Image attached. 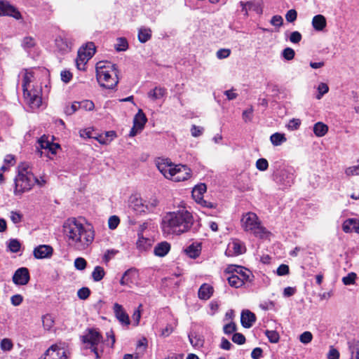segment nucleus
Masks as SVG:
<instances>
[{"mask_svg": "<svg viewBox=\"0 0 359 359\" xmlns=\"http://www.w3.org/2000/svg\"><path fill=\"white\" fill-rule=\"evenodd\" d=\"M295 55V52L292 48H285L282 52V56L286 60H292Z\"/></svg>", "mask_w": 359, "mask_h": 359, "instance_id": "obj_54", "label": "nucleus"}, {"mask_svg": "<svg viewBox=\"0 0 359 359\" xmlns=\"http://www.w3.org/2000/svg\"><path fill=\"white\" fill-rule=\"evenodd\" d=\"M232 341L237 344L242 345L245 342V337L243 334L236 332L233 334Z\"/></svg>", "mask_w": 359, "mask_h": 359, "instance_id": "obj_63", "label": "nucleus"}, {"mask_svg": "<svg viewBox=\"0 0 359 359\" xmlns=\"http://www.w3.org/2000/svg\"><path fill=\"white\" fill-rule=\"evenodd\" d=\"M245 251V247L239 240L234 239L227 246L225 254L226 256L233 257L243 254Z\"/></svg>", "mask_w": 359, "mask_h": 359, "instance_id": "obj_15", "label": "nucleus"}, {"mask_svg": "<svg viewBox=\"0 0 359 359\" xmlns=\"http://www.w3.org/2000/svg\"><path fill=\"white\" fill-rule=\"evenodd\" d=\"M22 88L25 102L32 109H38L41 103L42 88L36 81L32 71L25 70L21 73Z\"/></svg>", "mask_w": 359, "mask_h": 359, "instance_id": "obj_3", "label": "nucleus"}, {"mask_svg": "<svg viewBox=\"0 0 359 359\" xmlns=\"http://www.w3.org/2000/svg\"><path fill=\"white\" fill-rule=\"evenodd\" d=\"M105 275V271L103 267L97 266L94 268L92 272V278L94 281L98 282L101 280Z\"/></svg>", "mask_w": 359, "mask_h": 359, "instance_id": "obj_37", "label": "nucleus"}, {"mask_svg": "<svg viewBox=\"0 0 359 359\" xmlns=\"http://www.w3.org/2000/svg\"><path fill=\"white\" fill-rule=\"evenodd\" d=\"M271 142L274 146H280L287 141L285 134L275 133L270 137Z\"/></svg>", "mask_w": 359, "mask_h": 359, "instance_id": "obj_31", "label": "nucleus"}, {"mask_svg": "<svg viewBox=\"0 0 359 359\" xmlns=\"http://www.w3.org/2000/svg\"><path fill=\"white\" fill-rule=\"evenodd\" d=\"M256 320L255 315L249 310H244L241 313V322L245 328H250Z\"/></svg>", "mask_w": 359, "mask_h": 359, "instance_id": "obj_22", "label": "nucleus"}, {"mask_svg": "<svg viewBox=\"0 0 359 359\" xmlns=\"http://www.w3.org/2000/svg\"><path fill=\"white\" fill-rule=\"evenodd\" d=\"M311 24L316 31L321 32L326 27L327 20L324 15L318 14L313 18Z\"/></svg>", "mask_w": 359, "mask_h": 359, "instance_id": "obj_23", "label": "nucleus"}, {"mask_svg": "<svg viewBox=\"0 0 359 359\" xmlns=\"http://www.w3.org/2000/svg\"><path fill=\"white\" fill-rule=\"evenodd\" d=\"M351 359H359V341H353L348 343Z\"/></svg>", "mask_w": 359, "mask_h": 359, "instance_id": "obj_38", "label": "nucleus"}, {"mask_svg": "<svg viewBox=\"0 0 359 359\" xmlns=\"http://www.w3.org/2000/svg\"><path fill=\"white\" fill-rule=\"evenodd\" d=\"M113 311L116 318L123 325H130L129 316L121 304L115 303L113 306Z\"/></svg>", "mask_w": 359, "mask_h": 359, "instance_id": "obj_18", "label": "nucleus"}, {"mask_svg": "<svg viewBox=\"0 0 359 359\" xmlns=\"http://www.w3.org/2000/svg\"><path fill=\"white\" fill-rule=\"evenodd\" d=\"M231 53L229 48H220L216 52V57L219 60L226 59L229 57Z\"/></svg>", "mask_w": 359, "mask_h": 359, "instance_id": "obj_51", "label": "nucleus"}, {"mask_svg": "<svg viewBox=\"0 0 359 359\" xmlns=\"http://www.w3.org/2000/svg\"><path fill=\"white\" fill-rule=\"evenodd\" d=\"M156 165L160 172L167 179H170L175 164L168 158H158L156 161Z\"/></svg>", "mask_w": 359, "mask_h": 359, "instance_id": "obj_11", "label": "nucleus"}, {"mask_svg": "<svg viewBox=\"0 0 359 359\" xmlns=\"http://www.w3.org/2000/svg\"><path fill=\"white\" fill-rule=\"evenodd\" d=\"M170 250V245L168 242H161L154 248V255L158 257H164Z\"/></svg>", "mask_w": 359, "mask_h": 359, "instance_id": "obj_26", "label": "nucleus"}, {"mask_svg": "<svg viewBox=\"0 0 359 359\" xmlns=\"http://www.w3.org/2000/svg\"><path fill=\"white\" fill-rule=\"evenodd\" d=\"M345 174L348 177L359 175V165L348 167L345 170Z\"/></svg>", "mask_w": 359, "mask_h": 359, "instance_id": "obj_52", "label": "nucleus"}, {"mask_svg": "<svg viewBox=\"0 0 359 359\" xmlns=\"http://www.w3.org/2000/svg\"><path fill=\"white\" fill-rule=\"evenodd\" d=\"M63 232L69 246L76 250L83 251L93 243L95 233L93 226L71 217L63 224Z\"/></svg>", "mask_w": 359, "mask_h": 359, "instance_id": "obj_1", "label": "nucleus"}, {"mask_svg": "<svg viewBox=\"0 0 359 359\" xmlns=\"http://www.w3.org/2000/svg\"><path fill=\"white\" fill-rule=\"evenodd\" d=\"M39 147L42 149L48 150L51 142L48 140L45 135L42 136L38 141Z\"/></svg>", "mask_w": 359, "mask_h": 359, "instance_id": "obj_61", "label": "nucleus"}, {"mask_svg": "<svg viewBox=\"0 0 359 359\" xmlns=\"http://www.w3.org/2000/svg\"><path fill=\"white\" fill-rule=\"evenodd\" d=\"M265 335L271 343H278L280 339L279 334L275 330H266Z\"/></svg>", "mask_w": 359, "mask_h": 359, "instance_id": "obj_45", "label": "nucleus"}, {"mask_svg": "<svg viewBox=\"0 0 359 359\" xmlns=\"http://www.w3.org/2000/svg\"><path fill=\"white\" fill-rule=\"evenodd\" d=\"M342 229L345 233L354 231L359 233V220L355 218L346 219L342 224Z\"/></svg>", "mask_w": 359, "mask_h": 359, "instance_id": "obj_21", "label": "nucleus"}, {"mask_svg": "<svg viewBox=\"0 0 359 359\" xmlns=\"http://www.w3.org/2000/svg\"><path fill=\"white\" fill-rule=\"evenodd\" d=\"M87 262L83 257H78L74 260V267L80 271L84 270L86 267Z\"/></svg>", "mask_w": 359, "mask_h": 359, "instance_id": "obj_57", "label": "nucleus"}, {"mask_svg": "<svg viewBox=\"0 0 359 359\" xmlns=\"http://www.w3.org/2000/svg\"><path fill=\"white\" fill-rule=\"evenodd\" d=\"M196 203L201 205L202 208L208 210L215 209L217 206V203L208 201L205 200L203 198H202L201 200H198Z\"/></svg>", "mask_w": 359, "mask_h": 359, "instance_id": "obj_46", "label": "nucleus"}, {"mask_svg": "<svg viewBox=\"0 0 359 359\" xmlns=\"http://www.w3.org/2000/svg\"><path fill=\"white\" fill-rule=\"evenodd\" d=\"M194 219L191 212L185 207L166 212L161 221V229L164 235H181L189 231Z\"/></svg>", "mask_w": 359, "mask_h": 359, "instance_id": "obj_2", "label": "nucleus"}, {"mask_svg": "<svg viewBox=\"0 0 359 359\" xmlns=\"http://www.w3.org/2000/svg\"><path fill=\"white\" fill-rule=\"evenodd\" d=\"M355 279L356 274L353 272H351L342 278V282L345 285H353L355 284Z\"/></svg>", "mask_w": 359, "mask_h": 359, "instance_id": "obj_50", "label": "nucleus"}, {"mask_svg": "<svg viewBox=\"0 0 359 359\" xmlns=\"http://www.w3.org/2000/svg\"><path fill=\"white\" fill-rule=\"evenodd\" d=\"M203 131L204 128L201 126L193 125L191 128V135L194 137H198L201 136L203 133Z\"/></svg>", "mask_w": 359, "mask_h": 359, "instance_id": "obj_64", "label": "nucleus"}, {"mask_svg": "<svg viewBox=\"0 0 359 359\" xmlns=\"http://www.w3.org/2000/svg\"><path fill=\"white\" fill-rule=\"evenodd\" d=\"M55 50L62 54L67 53L71 50L72 44L68 40L61 36L55 39Z\"/></svg>", "mask_w": 359, "mask_h": 359, "instance_id": "obj_20", "label": "nucleus"}, {"mask_svg": "<svg viewBox=\"0 0 359 359\" xmlns=\"http://www.w3.org/2000/svg\"><path fill=\"white\" fill-rule=\"evenodd\" d=\"M313 335L311 332H304L299 336V340L302 344H307L312 341Z\"/></svg>", "mask_w": 359, "mask_h": 359, "instance_id": "obj_55", "label": "nucleus"}, {"mask_svg": "<svg viewBox=\"0 0 359 359\" xmlns=\"http://www.w3.org/2000/svg\"><path fill=\"white\" fill-rule=\"evenodd\" d=\"M138 239L137 241V248L140 251L148 250L151 245V240L144 238L142 233H137Z\"/></svg>", "mask_w": 359, "mask_h": 359, "instance_id": "obj_27", "label": "nucleus"}, {"mask_svg": "<svg viewBox=\"0 0 359 359\" xmlns=\"http://www.w3.org/2000/svg\"><path fill=\"white\" fill-rule=\"evenodd\" d=\"M67 351L64 347L55 344L51 346L45 353L43 359H67Z\"/></svg>", "mask_w": 359, "mask_h": 359, "instance_id": "obj_10", "label": "nucleus"}, {"mask_svg": "<svg viewBox=\"0 0 359 359\" xmlns=\"http://www.w3.org/2000/svg\"><path fill=\"white\" fill-rule=\"evenodd\" d=\"M0 346L2 351H10L13 348V344L10 339L5 338L1 341Z\"/></svg>", "mask_w": 359, "mask_h": 359, "instance_id": "obj_48", "label": "nucleus"}, {"mask_svg": "<svg viewBox=\"0 0 359 359\" xmlns=\"http://www.w3.org/2000/svg\"><path fill=\"white\" fill-rule=\"evenodd\" d=\"M0 15H8L20 20L22 15L19 11L9 2L0 1Z\"/></svg>", "mask_w": 359, "mask_h": 359, "instance_id": "obj_14", "label": "nucleus"}, {"mask_svg": "<svg viewBox=\"0 0 359 359\" xmlns=\"http://www.w3.org/2000/svg\"><path fill=\"white\" fill-rule=\"evenodd\" d=\"M317 90L318 94L316 95V97L318 100H320L325 94L328 93L329 86H327V83L321 82L318 84Z\"/></svg>", "mask_w": 359, "mask_h": 359, "instance_id": "obj_43", "label": "nucleus"}, {"mask_svg": "<svg viewBox=\"0 0 359 359\" xmlns=\"http://www.w3.org/2000/svg\"><path fill=\"white\" fill-rule=\"evenodd\" d=\"M189 339L191 345L194 347H201L203 345V339L198 335L191 334L189 335Z\"/></svg>", "mask_w": 359, "mask_h": 359, "instance_id": "obj_42", "label": "nucleus"}, {"mask_svg": "<svg viewBox=\"0 0 359 359\" xmlns=\"http://www.w3.org/2000/svg\"><path fill=\"white\" fill-rule=\"evenodd\" d=\"M130 207L137 214L146 213L145 202L137 196H132L130 198Z\"/></svg>", "mask_w": 359, "mask_h": 359, "instance_id": "obj_19", "label": "nucleus"}, {"mask_svg": "<svg viewBox=\"0 0 359 359\" xmlns=\"http://www.w3.org/2000/svg\"><path fill=\"white\" fill-rule=\"evenodd\" d=\"M120 223V219L118 216L113 215L109 218L108 226L110 229H115Z\"/></svg>", "mask_w": 359, "mask_h": 359, "instance_id": "obj_56", "label": "nucleus"}, {"mask_svg": "<svg viewBox=\"0 0 359 359\" xmlns=\"http://www.w3.org/2000/svg\"><path fill=\"white\" fill-rule=\"evenodd\" d=\"M79 102H74L69 106H66L65 108V113L67 115H72L80 109Z\"/></svg>", "mask_w": 359, "mask_h": 359, "instance_id": "obj_47", "label": "nucleus"}, {"mask_svg": "<svg viewBox=\"0 0 359 359\" xmlns=\"http://www.w3.org/2000/svg\"><path fill=\"white\" fill-rule=\"evenodd\" d=\"M240 5L242 7L241 11L244 13L245 15H248V11L249 10H254L257 11V13H261L262 9L259 8V6L255 4L252 1H248L246 3H244L243 1L240 2Z\"/></svg>", "mask_w": 359, "mask_h": 359, "instance_id": "obj_28", "label": "nucleus"}, {"mask_svg": "<svg viewBox=\"0 0 359 359\" xmlns=\"http://www.w3.org/2000/svg\"><path fill=\"white\" fill-rule=\"evenodd\" d=\"M138 273L136 269H130L125 271L123 274L120 284L123 286L131 287L136 283Z\"/></svg>", "mask_w": 359, "mask_h": 359, "instance_id": "obj_16", "label": "nucleus"}, {"mask_svg": "<svg viewBox=\"0 0 359 359\" xmlns=\"http://www.w3.org/2000/svg\"><path fill=\"white\" fill-rule=\"evenodd\" d=\"M327 131V126L322 122H318L313 126V133L317 137L324 136Z\"/></svg>", "mask_w": 359, "mask_h": 359, "instance_id": "obj_32", "label": "nucleus"}, {"mask_svg": "<svg viewBox=\"0 0 359 359\" xmlns=\"http://www.w3.org/2000/svg\"><path fill=\"white\" fill-rule=\"evenodd\" d=\"M201 252L200 245H190L185 249L186 254L191 258H196L199 256Z\"/></svg>", "mask_w": 359, "mask_h": 359, "instance_id": "obj_34", "label": "nucleus"}, {"mask_svg": "<svg viewBox=\"0 0 359 359\" xmlns=\"http://www.w3.org/2000/svg\"><path fill=\"white\" fill-rule=\"evenodd\" d=\"M95 46L93 42L87 43L78 50L76 65L78 69L85 70L87 62L94 55Z\"/></svg>", "mask_w": 359, "mask_h": 359, "instance_id": "obj_7", "label": "nucleus"}, {"mask_svg": "<svg viewBox=\"0 0 359 359\" xmlns=\"http://www.w3.org/2000/svg\"><path fill=\"white\" fill-rule=\"evenodd\" d=\"M270 23L274 27H280L283 24V19L280 15H276L271 18Z\"/></svg>", "mask_w": 359, "mask_h": 359, "instance_id": "obj_62", "label": "nucleus"}, {"mask_svg": "<svg viewBox=\"0 0 359 359\" xmlns=\"http://www.w3.org/2000/svg\"><path fill=\"white\" fill-rule=\"evenodd\" d=\"M145 202L146 213L153 212L158 205V201L155 196H152L147 200H144Z\"/></svg>", "mask_w": 359, "mask_h": 359, "instance_id": "obj_35", "label": "nucleus"}, {"mask_svg": "<svg viewBox=\"0 0 359 359\" xmlns=\"http://www.w3.org/2000/svg\"><path fill=\"white\" fill-rule=\"evenodd\" d=\"M53 248L48 245H40L35 248L33 251L34 257L36 259H41L51 257L53 255Z\"/></svg>", "mask_w": 359, "mask_h": 359, "instance_id": "obj_17", "label": "nucleus"}, {"mask_svg": "<svg viewBox=\"0 0 359 359\" xmlns=\"http://www.w3.org/2000/svg\"><path fill=\"white\" fill-rule=\"evenodd\" d=\"M269 167V163L265 158H259L256 162V168L260 171H265Z\"/></svg>", "mask_w": 359, "mask_h": 359, "instance_id": "obj_59", "label": "nucleus"}, {"mask_svg": "<svg viewBox=\"0 0 359 359\" xmlns=\"http://www.w3.org/2000/svg\"><path fill=\"white\" fill-rule=\"evenodd\" d=\"M294 170L292 168H284L280 172L276 179L280 184L285 187H290L294 182Z\"/></svg>", "mask_w": 359, "mask_h": 359, "instance_id": "obj_12", "label": "nucleus"}, {"mask_svg": "<svg viewBox=\"0 0 359 359\" xmlns=\"http://www.w3.org/2000/svg\"><path fill=\"white\" fill-rule=\"evenodd\" d=\"M118 71L116 65L108 61H100L96 64L97 80L104 88L112 89L118 82Z\"/></svg>", "mask_w": 359, "mask_h": 359, "instance_id": "obj_4", "label": "nucleus"}, {"mask_svg": "<svg viewBox=\"0 0 359 359\" xmlns=\"http://www.w3.org/2000/svg\"><path fill=\"white\" fill-rule=\"evenodd\" d=\"M206 186L205 184H200L196 185L192 191V197L194 200L197 202L198 200H201L203 198V194L206 191Z\"/></svg>", "mask_w": 359, "mask_h": 359, "instance_id": "obj_29", "label": "nucleus"}, {"mask_svg": "<svg viewBox=\"0 0 359 359\" xmlns=\"http://www.w3.org/2000/svg\"><path fill=\"white\" fill-rule=\"evenodd\" d=\"M213 287L208 283H203L199 288L198 296L200 299L208 300L212 295Z\"/></svg>", "mask_w": 359, "mask_h": 359, "instance_id": "obj_24", "label": "nucleus"}, {"mask_svg": "<svg viewBox=\"0 0 359 359\" xmlns=\"http://www.w3.org/2000/svg\"><path fill=\"white\" fill-rule=\"evenodd\" d=\"M152 31L149 27L142 26L138 29L137 38L140 43H144L151 38Z\"/></svg>", "mask_w": 359, "mask_h": 359, "instance_id": "obj_25", "label": "nucleus"}, {"mask_svg": "<svg viewBox=\"0 0 359 359\" xmlns=\"http://www.w3.org/2000/svg\"><path fill=\"white\" fill-rule=\"evenodd\" d=\"M241 225L247 232H250L257 237L264 238L269 235V232L261 224L258 217L254 212H247L241 219Z\"/></svg>", "mask_w": 359, "mask_h": 359, "instance_id": "obj_6", "label": "nucleus"}, {"mask_svg": "<svg viewBox=\"0 0 359 359\" xmlns=\"http://www.w3.org/2000/svg\"><path fill=\"white\" fill-rule=\"evenodd\" d=\"M118 250L111 249L107 250L103 255L102 259L105 263L109 262L116 254Z\"/></svg>", "mask_w": 359, "mask_h": 359, "instance_id": "obj_60", "label": "nucleus"}, {"mask_svg": "<svg viewBox=\"0 0 359 359\" xmlns=\"http://www.w3.org/2000/svg\"><path fill=\"white\" fill-rule=\"evenodd\" d=\"M79 105H81L80 109L86 111H93L95 108L93 102L89 100H85L81 102H79Z\"/></svg>", "mask_w": 359, "mask_h": 359, "instance_id": "obj_49", "label": "nucleus"}, {"mask_svg": "<svg viewBox=\"0 0 359 359\" xmlns=\"http://www.w3.org/2000/svg\"><path fill=\"white\" fill-rule=\"evenodd\" d=\"M173 168L169 180L182 182L191 177V170L187 166L179 164L175 165Z\"/></svg>", "mask_w": 359, "mask_h": 359, "instance_id": "obj_9", "label": "nucleus"}, {"mask_svg": "<svg viewBox=\"0 0 359 359\" xmlns=\"http://www.w3.org/2000/svg\"><path fill=\"white\" fill-rule=\"evenodd\" d=\"M21 244L20 241L15 238L10 239L8 243V248L12 252H18L20 251Z\"/></svg>", "mask_w": 359, "mask_h": 359, "instance_id": "obj_44", "label": "nucleus"}, {"mask_svg": "<svg viewBox=\"0 0 359 359\" xmlns=\"http://www.w3.org/2000/svg\"><path fill=\"white\" fill-rule=\"evenodd\" d=\"M42 323L43 327L47 330H50L54 325L53 317L50 314H46L43 316Z\"/></svg>", "mask_w": 359, "mask_h": 359, "instance_id": "obj_41", "label": "nucleus"}, {"mask_svg": "<svg viewBox=\"0 0 359 359\" xmlns=\"http://www.w3.org/2000/svg\"><path fill=\"white\" fill-rule=\"evenodd\" d=\"M15 196H21L23 193L30 191L34 185V175L28 164L20 163L18 166V175L14 180Z\"/></svg>", "mask_w": 359, "mask_h": 359, "instance_id": "obj_5", "label": "nucleus"}, {"mask_svg": "<svg viewBox=\"0 0 359 359\" xmlns=\"http://www.w3.org/2000/svg\"><path fill=\"white\" fill-rule=\"evenodd\" d=\"M229 284L235 288L241 287L244 283L238 275L233 274L228 278Z\"/></svg>", "mask_w": 359, "mask_h": 359, "instance_id": "obj_39", "label": "nucleus"}, {"mask_svg": "<svg viewBox=\"0 0 359 359\" xmlns=\"http://www.w3.org/2000/svg\"><path fill=\"white\" fill-rule=\"evenodd\" d=\"M165 94V89L161 87H156L150 90L148 97L153 100H156L163 97Z\"/></svg>", "mask_w": 359, "mask_h": 359, "instance_id": "obj_33", "label": "nucleus"}, {"mask_svg": "<svg viewBox=\"0 0 359 359\" xmlns=\"http://www.w3.org/2000/svg\"><path fill=\"white\" fill-rule=\"evenodd\" d=\"M101 341L102 336L95 330H90L88 333L83 337V341L89 345L88 348L95 353L96 358H100L97 346L101 342Z\"/></svg>", "mask_w": 359, "mask_h": 359, "instance_id": "obj_8", "label": "nucleus"}, {"mask_svg": "<svg viewBox=\"0 0 359 359\" xmlns=\"http://www.w3.org/2000/svg\"><path fill=\"white\" fill-rule=\"evenodd\" d=\"M36 44V41L33 37L26 36L23 39L22 41V46L25 48H31L34 47Z\"/></svg>", "mask_w": 359, "mask_h": 359, "instance_id": "obj_58", "label": "nucleus"}, {"mask_svg": "<svg viewBox=\"0 0 359 359\" xmlns=\"http://www.w3.org/2000/svg\"><path fill=\"white\" fill-rule=\"evenodd\" d=\"M114 47L117 51L126 50L128 48V43L126 39L123 37L118 38Z\"/></svg>", "mask_w": 359, "mask_h": 359, "instance_id": "obj_40", "label": "nucleus"}, {"mask_svg": "<svg viewBox=\"0 0 359 359\" xmlns=\"http://www.w3.org/2000/svg\"><path fill=\"white\" fill-rule=\"evenodd\" d=\"M237 275L240 277V279H241L245 283V282L250 281V277L252 276L251 271L248 269L243 268V267H238V269L236 270Z\"/></svg>", "mask_w": 359, "mask_h": 359, "instance_id": "obj_36", "label": "nucleus"}, {"mask_svg": "<svg viewBox=\"0 0 359 359\" xmlns=\"http://www.w3.org/2000/svg\"><path fill=\"white\" fill-rule=\"evenodd\" d=\"M301 125V120L299 118H292L287 124V128L289 130H297Z\"/></svg>", "mask_w": 359, "mask_h": 359, "instance_id": "obj_53", "label": "nucleus"}, {"mask_svg": "<svg viewBox=\"0 0 359 359\" xmlns=\"http://www.w3.org/2000/svg\"><path fill=\"white\" fill-rule=\"evenodd\" d=\"M30 279V275L28 269L21 267L18 269L12 278L13 282L17 285H25Z\"/></svg>", "mask_w": 359, "mask_h": 359, "instance_id": "obj_13", "label": "nucleus"}, {"mask_svg": "<svg viewBox=\"0 0 359 359\" xmlns=\"http://www.w3.org/2000/svg\"><path fill=\"white\" fill-rule=\"evenodd\" d=\"M147 117L142 109H139L138 112L134 117L133 125L137 126L142 130L144 128L145 123H147Z\"/></svg>", "mask_w": 359, "mask_h": 359, "instance_id": "obj_30", "label": "nucleus"}]
</instances>
